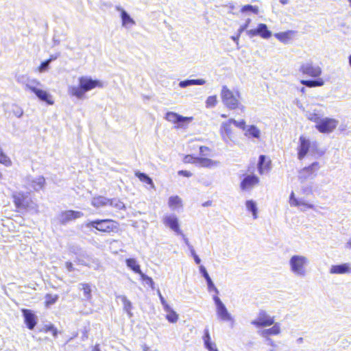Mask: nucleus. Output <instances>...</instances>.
I'll return each instance as SVG.
<instances>
[{
	"mask_svg": "<svg viewBox=\"0 0 351 351\" xmlns=\"http://www.w3.org/2000/svg\"><path fill=\"white\" fill-rule=\"evenodd\" d=\"M165 225L170 228L173 231L176 233L180 232V227L178 223V219L174 215H167L163 219Z\"/></svg>",
	"mask_w": 351,
	"mask_h": 351,
	"instance_id": "15",
	"label": "nucleus"
},
{
	"mask_svg": "<svg viewBox=\"0 0 351 351\" xmlns=\"http://www.w3.org/2000/svg\"><path fill=\"white\" fill-rule=\"evenodd\" d=\"M300 70L303 74L312 77H318L322 73V68L319 65L314 64L312 61L303 63Z\"/></svg>",
	"mask_w": 351,
	"mask_h": 351,
	"instance_id": "9",
	"label": "nucleus"
},
{
	"mask_svg": "<svg viewBox=\"0 0 351 351\" xmlns=\"http://www.w3.org/2000/svg\"><path fill=\"white\" fill-rule=\"evenodd\" d=\"M291 206L298 207L301 211H305L308 208H313L314 205L308 203L304 198H297L294 192H291L289 200Z\"/></svg>",
	"mask_w": 351,
	"mask_h": 351,
	"instance_id": "12",
	"label": "nucleus"
},
{
	"mask_svg": "<svg viewBox=\"0 0 351 351\" xmlns=\"http://www.w3.org/2000/svg\"><path fill=\"white\" fill-rule=\"evenodd\" d=\"M36 97L41 101H45L48 104L52 105L53 101L51 99V96L49 93L46 90H42L39 88H37L36 90L33 92Z\"/></svg>",
	"mask_w": 351,
	"mask_h": 351,
	"instance_id": "21",
	"label": "nucleus"
},
{
	"mask_svg": "<svg viewBox=\"0 0 351 351\" xmlns=\"http://www.w3.org/2000/svg\"><path fill=\"white\" fill-rule=\"evenodd\" d=\"M247 34L250 37H254V36L258 35V29H257V28L254 29H250V30L247 31Z\"/></svg>",
	"mask_w": 351,
	"mask_h": 351,
	"instance_id": "55",
	"label": "nucleus"
},
{
	"mask_svg": "<svg viewBox=\"0 0 351 351\" xmlns=\"http://www.w3.org/2000/svg\"><path fill=\"white\" fill-rule=\"evenodd\" d=\"M65 267L69 271H73L74 270V267L71 262H66Z\"/></svg>",
	"mask_w": 351,
	"mask_h": 351,
	"instance_id": "58",
	"label": "nucleus"
},
{
	"mask_svg": "<svg viewBox=\"0 0 351 351\" xmlns=\"http://www.w3.org/2000/svg\"><path fill=\"white\" fill-rule=\"evenodd\" d=\"M84 216L81 211L67 210L60 212L53 219V222L62 226H66L68 223L80 219Z\"/></svg>",
	"mask_w": 351,
	"mask_h": 351,
	"instance_id": "4",
	"label": "nucleus"
},
{
	"mask_svg": "<svg viewBox=\"0 0 351 351\" xmlns=\"http://www.w3.org/2000/svg\"><path fill=\"white\" fill-rule=\"evenodd\" d=\"M184 161L186 162H193L202 167H211L215 164L209 158L202 157L193 158L191 156H186Z\"/></svg>",
	"mask_w": 351,
	"mask_h": 351,
	"instance_id": "13",
	"label": "nucleus"
},
{
	"mask_svg": "<svg viewBox=\"0 0 351 351\" xmlns=\"http://www.w3.org/2000/svg\"><path fill=\"white\" fill-rule=\"evenodd\" d=\"M78 86H70L68 88V93L71 96L77 99H82L85 93L96 87L103 88V83L97 80H93L88 76H82L78 79Z\"/></svg>",
	"mask_w": 351,
	"mask_h": 351,
	"instance_id": "1",
	"label": "nucleus"
},
{
	"mask_svg": "<svg viewBox=\"0 0 351 351\" xmlns=\"http://www.w3.org/2000/svg\"><path fill=\"white\" fill-rule=\"evenodd\" d=\"M306 263L307 260L304 256H293L290 260L291 269L295 274L304 275Z\"/></svg>",
	"mask_w": 351,
	"mask_h": 351,
	"instance_id": "8",
	"label": "nucleus"
},
{
	"mask_svg": "<svg viewBox=\"0 0 351 351\" xmlns=\"http://www.w3.org/2000/svg\"><path fill=\"white\" fill-rule=\"evenodd\" d=\"M203 339L206 347L210 351H217L216 345L210 342V337L208 330H205Z\"/></svg>",
	"mask_w": 351,
	"mask_h": 351,
	"instance_id": "32",
	"label": "nucleus"
},
{
	"mask_svg": "<svg viewBox=\"0 0 351 351\" xmlns=\"http://www.w3.org/2000/svg\"><path fill=\"white\" fill-rule=\"evenodd\" d=\"M178 174L180 176H185V177H191L192 176V173L190 171H188L186 170L179 171Z\"/></svg>",
	"mask_w": 351,
	"mask_h": 351,
	"instance_id": "56",
	"label": "nucleus"
},
{
	"mask_svg": "<svg viewBox=\"0 0 351 351\" xmlns=\"http://www.w3.org/2000/svg\"><path fill=\"white\" fill-rule=\"evenodd\" d=\"M199 270L201 271V273L203 274L204 277L205 278L206 280L210 278V276L208 274L205 267L202 265H201L199 267Z\"/></svg>",
	"mask_w": 351,
	"mask_h": 351,
	"instance_id": "54",
	"label": "nucleus"
},
{
	"mask_svg": "<svg viewBox=\"0 0 351 351\" xmlns=\"http://www.w3.org/2000/svg\"><path fill=\"white\" fill-rule=\"evenodd\" d=\"M274 324V317H270L265 311L259 312L256 319L252 322V324L257 328L267 327Z\"/></svg>",
	"mask_w": 351,
	"mask_h": 351,
	"instance_id": "11",
	"label": "nucleus"
},
{
	"mask_svg": "<svg viewBox=\"0 0 351 351\" xmlns=\"http://www.w3.org/2000/svg\"><path fill=\"white\" fill-rule=\"evenodd\" d=\"M240 34H239H239H238V35H237L236 36H232V39L234 41H235V42H236L237 45H239V36H240Z\"/></svg>",
	"mask_w": 351,
	"mask_h": 351,
	"instance_id": "61",
	"label": "nucleus"
},
{
	"mask_svg": "<svg viewBox=\"0 0 351 351\" xmlns=\"http://www.w3.org/2000/svg\"><path fill=\"white\" fill-rule=\"evenodd\" d=\"M280 332V326L278 324H275L272 327L265 330L262 332V335L264 337H267L268 335H278Z\"/></svg>",
	"mask_w": 351,
	"mask_h": 351,
	"instance_id": "36",
	"label": "nucleus"
},
{
	"mask_svg": "<svg viewBox=\"0 0 351 351\" xmlns=\"http://www.w3.org/2000/svg\"><path fill=\"white\" fill-rule=\"evenodd\" d=\"M271 169V160L266 158L265 156L261 155L258 162V171L263 175L269 171Z\"/></svg>",
	"mask_w": 351,
	"mask_h": 351,
	"instance_id": "16",
	"label": "nucleus"
},
{
	"mask_svg": "<svg viewBox=\"0 0 351 351\" xmlns=\"http://www.w3.org/2000/svg\"><path fill=\"white\" fill-rule=\"evenodd\" d=\"M221 320L228 323L230 326L234 324V319L231 315L228 312L227 309L223 304L221 303Z\"/></svg>",
	"mask_w": 351,
	"mask_h": 351,
	"instance_id": "25",
	"label": "nucleus"
},
{
	"mask_svg": "<svg viewBox=\"0 0 351 351\" xmlns=\"http://www.w3.org/2000/svg\"><path fill=\"white\" fill-rule=\"evenodd\" d=\"M300 82L302 84L310 88L322 86L324 84V82L322 78H318L315 80H302Z\"/></svg>",
	"mask_w": 351,
	"mask_h": 351,
	"instance_id": "30",
	"label": "nucleus"
},
{
	"mask_svg": "<svg viewBox=\"0 0 351 351\" xmlns=\"http://www.w3.org/2000/svg\"><path fill=\"white\" fill-rule=\"evenodd\" d=\"M45 306L46 307H49V306L55 304L59 296L57 294H51V293H47L45 296Z\"/></svg>",
	"mask_w": 351,
	"mask_h": 351,
	"instance_id": "39",
	"label": "nucleus"
},
{
	"mask_svg": "<svg viewBox=\"0 0 351 351\" xmlns=\"http://www.w3.org/2000/svg\"><path fill=\"white\" fill-rule=\"evenodd\" d=\"M331 274H343L351 272V269L348 264L332 265L330 269Z\"/></svg>",
	"mask_w": 351,
	"mask_h": 351,
	"instance_id": "20",
	"label": "nucleus"
},
{
	"mask_svg": "<svg viewBox=\"0 0 351 351\" xmlns=\"http://www.w3.org/2000/svg\"><path fill=\"white\" fill-rule=\"evenodd\" d=\"M217 104V96H210L206 101V106L207 108H213Z\"/></svg>",
	"mask_w": 351,
	"mask_h": 351,
	"instance_id": "45",
	"label": "nucleus"
},
{
	"mask_svg": "<svg viewBox=\"0 0 351 351\" xmlns=\"http://www.w3.org/2000/svg\"><path fill=\"white\" fill-rule=\"evenodd\" d=\"M247 11H251L255 14H257L258 12V9L257 7H255V6H253V5H244L242 8H241V12H247Z\"/></svg>",
	"mask_w": 351,
	"mask_h": 351,
	"instance_id": "48",
	"label": "nucleus"
},
{
	"mask_svg": "<svg viewBox=\"0 0 351 351\" xmlns=\"http://www.w3.org/2000/svg\"><path fill=\"white\" fill-rule=\"evenodd\" d=\"M29 77L25 76V75H19L16 78V81L25 86L27 80H28Z\"/></svg>",
	"mask_w": 351,
	"mask_h": 351,
	"instance_id": "52",
	"label": "nucleus"
},
{
	"mask_svg": "<svg viewBox=\"0 0 351 351\" xmlns=\"http://www.w3.org/2000/svg\"><path fill=\"white\" fill-rule=\"evenodd\" d=\"M91 351H101L99 348V344H95L92 348Z\"/></svg>",
	"mask_w": 351,
	"mask_h": 351,
	"instance_id": "62",
	"label": "nucleus"
},
{
	"mask_svg": "<svg viewBox=\"0 0 351 351\" xmlns=\"http://www.w3.org/2000/svg\"><path fill=\"white\" fill-rule=\"evenodd\" d=\"M205 83H206V81L203 79L185 80L180 82L179 86L181 88H186L189 86L204 85Z\"/></svg>",
	"mask_w": 351,
	"mask_h": 351,
	"instance_id": "26",
	"label": "nucleus"
},
{
	"mask_svg": "<svg viewBox=\"0 0 351 351\" xmlns=\"http://www.w3.org/2000/svg\"><path fill=\"white\" fill-rule=\"evenodd\" d=\"M244 135L247 138L258 139L261 137V130L256 125H247L244 131Z\"/></svg>",
	"mask_w": 351,
	"mask_h": 351,
	"instance_id": "19",
	"label": "nucleus"
},
{
	"mask_svg": "<svg viewBox=\"0 0 351 351\" xmlns=\"http://www.w3.org/2000/svg\"><path fill=\"white\" fill-rule=\"evenodd\" d=\"M143 351H152V349L150 348V347H149L147 345H144L143 346Z\"/></svg>",
	"mask_w": 351,
	"mask_h": 351,
	"instance_id": "64",
	"label": "nucleus"
},
{
	"mask_svg": "<svg viewBox=\"0 0 351 351\" xmlns=\"http://www.w3.org/2000/svg\"><path fill=\"white\" fill-rule=\"evenodd\" d=\"M250 19H248L245 23V25H242L239 29V34H241L242 32H243L247 27L248 24L250 23Z\"/></svg>",
	"mask_w": 351,
	"mask_h": 351,
	"instance_id": "59",
	"label": "nucleus"
},
{
	"mask_svg": "<svg viewBox=\"0 0 351 351\" xmlns=\"http://www.w3.org/2000/svg\"><path fill=\"white\" fill-rule=\"evenodd\" d=\"M191 255L193 256V257L194 258V261H195V263L197 264V265L200 264L201 260L199 258V256L196 254L194 249H193L192 247H191Z\"/></svg>",
	"mask_w": 351,
	"mask_h": 351,
	"instance_id": "51",
	"label": "nucleus"
},
{
	"mask_svg": "<svg viewBox=\"0 0 351 351\" xmlns=\"http://www.w3.org/2000/svg\"><path fill=\"white\" fill-rule=\"evenodd\" d=\"M41 332L44 333H47L49 332H51L53 337H57L58 335V330L57 328L53 325V324H48L44 326L41 330Z\"/></svg>",
	"mask_w": 351,
	"mask_h": 351,
	"instance_id": "43",
	"label": "nucleus"
},
{
	"mask_svg": "<svg viewBox=\"0 0 351 351\" xmlns=\"http://www.w3.org/2000/svg\"><path fill=\"white\" fill-rule=\"evenodd\" d=\"M208 151H209V149L206 146H201L199 147V152L202 156H206L207 155L206 152H208Z\"/></svg>",
	"mask_w": 351,
	"mask_h": 351,
	"instance_id": "57",
	"label": "nucleus"
},
{
	"mask_svg": "<svg viewBox=\"0 0 351 351\" xmlns=\"http://www.w3.org/2000/svg\"><path fill=\"white\" fill-rule=\"evenodd\" d=\"M14 203L18 209H26L30 207L32 200L27 193L16 192L13 194Z\"/></svg>",
	"mask_w": 351,
	"mask_h": 351,
	"instance_id": "10",
	"label": "nucleus"
},
{
	"mask_svg": "<svg viewBox=\"0 0 351 351\" xmlns=\"http://www.w3.org/2000/svg\"><path fill=\"white\" fill-rule=\"evenodd\" d=\"M39 86H41V84L38 80L36 79L28 78V80H27L25 88V90H29L33 93Z\"/></svg>",
	"mask_w": 351,
	"mask_h": 351,
	"instance_id": "31",
	"label": "nucleus"
},
{
	"mask_svg": "<svg viewBox=\"0 0 351 351\" xmlns=\"http://www.w3.org/2000/svg\"><path fill=\"white\" fill-rule=\"evenodd\" d=\"M24 317V322L29 330H33L37 324V317L29 309L23 308L21 310Z\"/></svg>",
	"mask_w": 351,
	"mask_h": 351,
	"instance_id": "14",
	"label": "nucleus"
},
{
	"mask_svg": "<svg viewBox=\"0 0 351 351\" xmlns=\"http://www.w3.org/2000/svg\"><path fill=\"white\" fill-rule=\"evenodd\" d=\"M14 114L17 117H21L23 114V111L22 109L18 108L16 110H14Z\"/></svg>",
	"mask_w": 351,
	"mask_h": 351,
	"instance_id": "60",
	"label": "nucleus"
},
{
	"mask_svg": "<svg viewBox=\"0 0 351 351\" xmlns=\"http://www.w3.org/2000/svg\"><path fill=\"white\" fill-rule=\"evenodd\" d=\"M135 176L142 182L150 186L151 189H154V184L150 177L144 173L137 171L135 173Z\"/></svg>",
	"mask_w": 351,
	"mask_h": 351,
	"instance_id": "29",
	"label": "nucleus"
},
{
	"mask_svg": "<svg viewBox=\"0 0 351 351\" xmlns=\"http://www.w3.org/2000/svg\"><path fill=\"white\" fill-rule=\"evenodd\" d=\"M140 276H141V279L143 280H144L147 284H148L151 287L154 286V281H153V280H152V278L151 277H149V276H146L143 272H142V274H141Z\"/></svg>",
	"mask_w": 351,
	"mask_h": 351,
	"instance_id": "50",
	"label": "nucleus"
},
{
	"mask_svg": "<svg viewBox=\"0 0 351 351\" xmlns=\"http://www.w3.org/2000/svg\"><path fill=\"white\" fill-rule=\"evenodd\" d=\"M245 206L247 210L252 213L253 218L256 219L258 217V208L256 203L253 200H247L245 202Z\"/></svg>",
	"mask_w": 351,
	"mask_h": 351,
	"instance_id": "28",
	"label": "nucleus"
},
{
	"mask_svg": "<svg viewBox=\"0 0 351 351\" xmlns=\"http://www.w3.org/2000/svg\"><path fill=\"white\" fill-rule=\"evenodd\" d=\"M306 116L308 120L315 123L316 125H317L320 119H322L319 111L316 109L307 112Z\"/></svg>",
	"mask_w": 351,
	"mask_h": 351,
	"instance_id": "33",
	"label": "nucleus"
},
{
	"mask_svg": "<svg viewBox=\"0 0 351 351\" xmlns=\"http://www.w3.org/2000/svg\"><path fill=\"white\" fill-rule=\"evenodd\" d=\"M295 34L293 31H287L279 32L274 34V36L280 42L283 43H288Z\"/></svg>",
	"mask_w": 351,
	"mask_h": 351,
	"instance_id": "23",
	"label": "nucleus"
},
{
	"mask_svg": "<svg viewBox=\"0 0 351 351\" xmlns=\"http://www.w3.org/2000/svg\"><path fill=\"white\" fill-rule=\"evenodd\" d=\"M258 182V178L256 176H247L241 183L242 190H248Z\"/></svg>",
	"mask_w": 351,
	"mask_h": 351,
	"instance_id": "17",
	"label": "nucleus"
},
{
	"mask_svg": "<svg viewBox=\"0 0 351 351\" xmlns=\"http://www.w3.org/2000/svg\"><path fill=\"white\" fill-rule=\"evenodd\" d=\"M167 313L166 319L170 323H176L178 319V315L176 311H174L170 306L167 308L165 309Z\"/></svg>",
	"mask_w": 351,
	"mask_h": 351,
	"instance_id": "35",
	"label": "nucleus"
},
{
	"mask_svg": "<svg viewBox=\"0 0 351 351\" xmlns=\"http://www.w3.org/2000/svg\"><path fill=\"white\" fill-rule=\"evenodd\" d=\"M230 123H232V125H234L235 127L241 129L243 132L245 131L247 127V125H245V121L244 120L237 121L234 119H231Z\"/></svg>",
	"mask_w": 351,
	"mask_h": 351,
	"instance_id": "47",
	"label": "nucleus"
},
{
	"mask_svg": "<svg viewBox=\"0 0 351 351\" xmlns=\"http://www.w3.org/2000/svg\"><path fill=\"white\" fill-rule=\"evenodd\" d=\"M159 298H160V302H161V304H162L163 306V308H164V310L165 308H167L168 309V307H169L170 306L167 304V301L165 300V298L162 297V295H161L160 293H159Z\"/></svg>",
	"mask_w": 351,
	"mask_h": 351,
	"instance_id": "53",
	"label": "nucleus"
},
{
	"mask_svg": "<svg viewBox=\"0 0 351 351\" xmlns=\"http://www.w3.org/2000/svg\"><path fill=\"white\" fill-rule=\"evenodd\" d=\"M86 227L100 232H110L117 229L118 223L111 219L95 220L88 222Z\"/></svg>",
	"mask_w": 351,
	"mask_h": 351,
	"instance_id": "5",
	"label": "nucleus"
},
{
	"mask_svg": "<svg viewBox=\"0 0 351 351\" xmlns=\"http://www.w3.org/2000/svg\"><path fill=\"white\" fill-rule=\"evenodd\" d=\"M108 204L117 210H125V204L117 198L109 199Z\"/></svg>",
	"mask_w": 351,
	"mask_h": 351,
	"instance_id": "38",
	"label": "nucleus"
},
{
	"mask_svg": "<svg viewBox=\"0 0 351 351\" xmlns=\"http://www.w3.org/2000/svg\"><path fill=\"white\" fill-rule=\"evenodd\" d=\"M49 64H50V60H47L43 62L38 68L39 71L40 73H42V72L47 71L49 68Z\"/></svg>",
	"mask_w": 351,
	"mask_h": 351,
	"instance_id": "49",
	"label": "nucleus"
},
{
	"mask_svg": "<svg viewBox=\"0 0 351 351\" xmlns=\"http://www.w3.org/2000/svg\"><path fill=\"white\" fill-rule=\"evenodd\" d=\"M108 203L109 199L104 196L94 197L91 200V205L97 208L108 205Z\"/></svg>",
	"mask_w": 351,
	"mask_h": 351,
	"instance_id": "24",
	"label": "nucleus"
},
{
	"mask_svg": "<svg viewBox=\"0 0 351 351\" xmlns=\"http://www.w3.org/2000/svg\"><path fill=\"white\" fill-rule=\"evenodd\" d=\"M206 282H207L208 288L209 291L211 292L213 291L215 293V295H213V299L215 302L217 308L219 309V298L217 296V289L214 286V284L213 283L210 278L207 279Z\"/></svg>",
	"mask_w": 351,
	"mask_h": 351,
	"instance_id": "34",
	"label": "nucleus"
},
{
	"mask_svg": "<svg viewBox=\"0 0 351 351\" xmlns=\"http://www.w3.org/2000/svg\"><path fill=\"white\" fill-rule=\"evenodd\" d=\"M339 121L337 119L324 117L320 119L315 128L321 133L329 134L332 132L337 127Z\"/></svg>",
	"mask_w": 351,
	"mask_h": 351,
	"instance_id": "7",
	"label": "nucleus"
},
{
	"mask_svg": "<svg viewBox=\"0 0 351 351\" xmlns=\"http://www.w3.org/2000/svg\"><path fill=\"white\" fill-rule=\"evenodd\" d=\"M58 56H59V54L51 55L50 58L47 60H50V62H51V61L57 59Z\"/></svg>",
	"mask_w": 351,
	"mask_h": 351,
	"instance_id": "63",
	"label": "nucleus"
},
{
	"mask_svg": "<svg viewBox=\"0 0 351 351\" xmlns=\"http://www.w3.org/2000/svg\"><path fill=\"white\" fill-rule=\"evenodd\" d=\"M221 97L223 104L229 109L234 110L239 107L240 94L237 90H231L223 86Z\"/></svg>",
	"mask_w": 351,
	"mask_h": 351,
	"instance_id": "3",
	"label": "nucleus"
},
{
	"mask_svg": "<svg viewBox=\"0 0 351 351\" xmlns=\"http://www.w3.org/2000/svg\"><path fill=\"white\" fill-rule=\"evenodd\" d=\"M127 265L135 273L139 275L142 274L140 265L134 258H128L126 260Z\"/></svg>",
	"mask_w": 351,
	"mask_h": 351,
	"instance_id": "37",
	"label": "nucleus"
},
{
	"mask_svg": "<svg viewBox=\"0 0 351 351\" xmlns=\"http://www.w3.org/2000/svg\"><path fill=\"white\" fill-rule=\"evenodd\" d=\"M297 149L298 159L302 160L308 154L312 156L318 154V143L301 136L299 138V145Z\"/></svg>",
	"mask_w": 351,
	"mask_h": 351,
	"instance_id": "2",
	"label": "nucleus"
},
{
	"mask_svg": "<svg viewBox=\"0 0 351 351\" xmlns=\"http://www.w3.org/2000/svg\"><path fill=\"white\" fill-rule=\"evenodd\" d=\"M232 123H230V119L223 124V130L228 137H230L232 134Z\"/></svg>",
	"mask_w": 351,
	"mask_h": 351,
	"instance_id": "46",
	"label": "nucleus"
},
{
	"mask_svg": "<svg viewBox=\"0 0 351 351\" xmlns=\"http://www.w3.org/2000/svg\"><path fill=\"white\" fill-rule=\"evenodd\" d=\"M319 168V162H314L308 167H304L300 173V179L306 180L308 178V176H304V174L307 173H313L315 171H317Z\"/></svg>",
	"mask_w": 351,
	"mask_h": 351,
	"instance_id": "22",
	"label": "nucleus"
},
{
	"mask_svg": "<svg viewBox=\"0 0 351 351\" xmlns=\"http://www.w3.org/2000/svg\"><path fill=\"white\" fill-rule=\"evenodd\" d=\"M258 35L263 38L267 39L271 37V32L267 29V27L264 23H260L258 27Z\"/></svg>",
	"mask_w": 351,
	"mask_h": 351,
	"instance_id": "27",
	"label": "nucleus"
},
{
	"mask_svg": "<svg viewBox=\"0 0 351 351\" xmlns=\"http://www.w3.org/2000/svg\"><path fill=\"white\" fill-rule=\"evenodd\" d=\"M82 286V290L83 291L84 295L86 297V300H90L92 298L91 295V287L87 283H82L81 284Z\"/></svg>",
	"mask_w": 351,
	"mask_h": 351,
	"instance_id": "44",
	"label": "nucleus"
},
{
	"mask_svg": "<svg viewBox=\"0 0 351 351\" xmlns=\"http://www.w3.org/2000/svg\"><path fill=\"white\" fill-rule=\"evenodd\" d=\"M116 10L121 13L123 26L128 27V25L130 24L132 25L135 24L134 19H132L129 14L121 6H116Z\"/></svg>",
	"mask_w": 351,
	"mask_h": 351,
	"instance_id": "18",
	"label": "nucleus"
},
{
	"mask_svg": "<svg viewBox=\"0 0 351 351\" xmlns=\"http://www.w3.org/2000/svg\"><path fill=\"white\" fill-rule=\"evenodd\" d=\"M45 182V180L44 177L39 176L32 180V186L34 188V190L38 191L43 187Z\"/></svg>",
	"mask_w": 351,
	"mask_h": 351,
	"instance_id": "41",
	"label": "nucleus"
},
{
	"mask_svg": "<svg viewBox=\"0 0 351 351\" xmlns=\"http://www.w3.org/2000/svg\"><path fill=\"white\" fill-rule=\"evenodd\" d=\"M182 200L178 196H171L169 198L168 204L172 209H176L178 206H181Z\"/></svg>",
	"mask_w": 351,
	"mask_h": 351,
	"instance_id": "42",
	"label": "nucleus"
},
{
	"mask_svg": "<svg viewBox=\"0 0 351 351\" xmlns=\"http://www.w3.org/2000/svg\"><path fill=\"white\" fill-rule=\"evenodd\" d=\"M165 119L169 122L176 124V128H185L193 120L192 117H183L174 112H167Z\"/></svg>",
	"mask_w": 351,
	"mask_h": 351,
	"instance_id": "6",
	"label": "nucleus"
},
{
	"mask_svg": "<svg viewBox=\"0 0 351 351\" xmlns=\"http://www.w3.org/2000/svg\"><path fill=\"white\" fill-rule=\"evenodd\" d=\"M123 302V309L127 312V313L131 317L132 313H131L132 308V304L131 302L127 298L125 295H121L119 297Z\"/></svg>",
	"mask_w": 351,
	"mask_h": 351,
	"instance_id": "40",
	"label": "nucleus"
}]
</instances>
